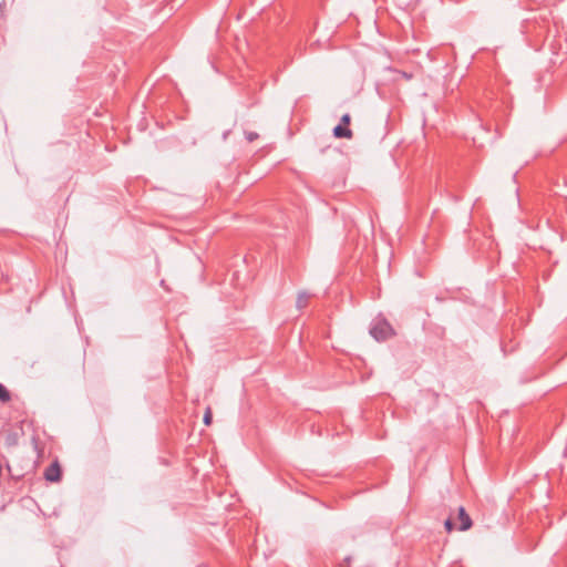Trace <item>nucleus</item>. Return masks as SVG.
<instances>
[{"label":"nucleus","mask_w":567,"mask_h":567,"mask_svg":"<svg viewBox=\"0 0 567 567\" xmlns=\"http://www.w3.org/2000/svg\"><path fill=\"white\" fill-rule=\"evenodd\" d=\"M393 333L390 323L383 319L377 320L370 328V334L377 341H384Z\"/></svg>","instance_id":"1"},{"label":"nucleus","mask_w":567,"mask_h":567,"mask_svg":"<svg viewBox=\"0 0 567 567\" xmlns=\"http://www.w3.org/2000/svg\"><path fill=\"white\" fill-rule=\"evenodd\" d=\"M457 512H458L457 519L461 523L460 526L457 527V529L461 532L468 530L473 525V522H472L470 515L466 513V511L463 506H460Z\"/></svg>","instance_id":"2"},{"label":"nucleus","mask_w":567,"mask_h":567,"mask_svg":"<svg viewBox=\"0 0 567 567\" xmlns=\"http://www.w3.org/2000/svg\"><path fill=\"white\" fill-rule=\"evenodd\" d=\"M44 477L49 482H59L61 478V468L58 462H53L44 472Z\"/></svg>","instance_id":"3"},{"label":"nucleus","mask_w":567,"mask_h":567,"mask_svg":"<svg viewBox=\"0 0 567 567\" xmlns=\"http://www.w3.org/2000/svg\"><path fill=\"white\" fill-rule=\"evenodd\" d=\"M333 135L337 138H351L352 131L348 127H344L342 124H339L333 128Z\"/></svg>","instance_id":"4"},{"label":"nucleus","mask_w":567,"mask_h":567,"mask_svg":"<svg viewBox=\"0 0 567 567\" xmlns=\"http://www.w3.org/2000/svg\"><path fill=\"white\" fill-rule=\"evenodd\" d=\"M309 298H310V295L308 292H306V291L299 292L298 297H297V301H296V307L298 309H303L305 307H307Z\"/></svg>","instance_id":"5"},{"label":"nucleus","mask_w":567,"mask_h":567,"mask_svg":"<svg viewBox=\"0 0 567 567\" xmlns=\"http://www.w3.org/2000/svg\"><path fill=\"white\" fill-rule=\"evenodd\" d=\"M10 400H11L10 392L8 391V389L2 383H0V402L7 403Z\"/></svg>","instance_id":"6"},{"label":"nucleus","mask_w":567,"mask_h":567,"mask_svg":"<svg viewBox=\"0 0 567 567\" xmlns=\"http://www.w3.org/2000/svg\"><path fill=\"white\" fill-rule=\"evenodd\" d=\"M203 421H204V423L206 425H210V423H212V410H210V408L206 409V412L204 414Z\"/></svg>","instance_id":"7"},{"label":"nucleus","mask_w":567,"mask_h":567,"mask_svg":"<svg viewBox=\"0 0 567 567\" xmlns=\"http://www.w3.org/2000/svg\"><path fill=\"white\" fill-rule=\"evenodd\" d=\"M245 136L248 142H254L258 138V134L256 132H245Z\"/></svg>","instance_id":"8"},{"label":"nucleus","mask_w":567,"mask_h":567,"mask_svg":"<svg viewBox=\"0 0 567 567\" xmlns=\"http://www.w3.org/2000/svg\"><path fill=\"white\" fill-rule=\"evenodd\" d=\"M444 527H445L446 532H449V533H451L454 529V524L452 523L451 518H447L444 522Z\"/></svg>","instance_id":"9"},{"label":"nucleus","mask_w":567,"mask_h":567,"mask_svg":"<svg viewBox=\"0 0 567 567\" xmlns=\"http://www.w3.org/2000/svg\"><path fill=\"white\" fill-rule=\"evenodd\" d=\"M350 120H351L350 114H344L341 117V124L342 125H348L350 123Z\"/></svg>","instance_id":"10"}]
</instances>
